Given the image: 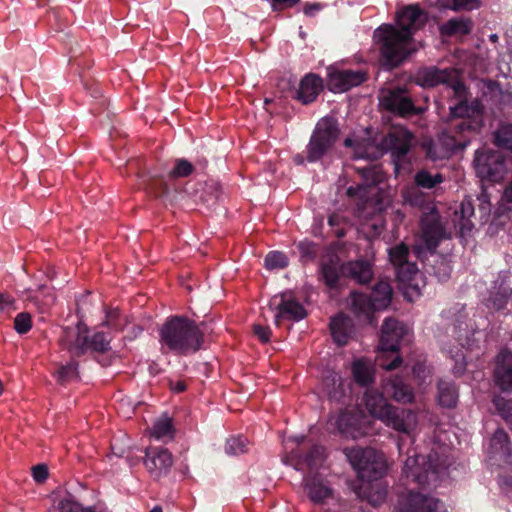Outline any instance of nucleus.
I'll use <instances>...</instances> for the list:
<instances>
[{
  "label": "nucleus",
  "instance_id": "obj_1",
  "mask_svg": "<svg viewBox=\"0 0 512 512\" xmlns=\"http://www.w3.org/2000/svg\"><path fill=\"white\" fill-rule=\"evenodd\" d=\"M415 82L422 87H434L444 84L447 89L453 92L454 97L459 102L456 105L450 106V113L453 118H461L460 122L455 124L459 135L464 136L465 133H474L481 128L483 123L482 105L477 100L472 101L470 104L467 103V90L460 80L457 71L440 70L435 67L424 68L416 73ZM469 141V139L464 137L462 139L452 136L450 141L445 143V152L442 155H436L431 148L428 151V155L433 160L445 157L450 151L465 148Z\"/></svg>",
  "mask_w": 512,
  "mask_h": 512
},
{
  "label": "nucleus",
  "instance_id": "obj_2",
  "mask_svg": "<svg viewBox=\"0 0 512 512\" xmlns=\"http://www.w3.org/2000/svg\"><path fill=\"white\" fill-rule=\"evenodd\" d=\"M426 22V14L417 5H408L397 12L396 25L384 24L374 32L381 55L391 65H398L417 50L413 35Z\"/></svg>",
  "mask_w": 512,
  "mask_h": 512
},
{
  "label": "nucleus",
  "instance_id": "obj_3",
  "mask_svg": "<svg viewBox=\"0 0 512 512\" xmlns=\"http://www.w3.org/2000/svg\"><path fill=\"white\" fill-rule=\"evenodd\" d=\"M361 406L368 414L383 422L386 426L404 434L411 435L418 426V417L411 410L398 409L390 405L381 392L366 389L361 399Z\"/></svg>",
  "mask_w": 512,
  "mask_h": 512
},
{
  "label": "nucleus",
  "instance_id": "obj_4",
  "mask_svg": "<svg viewBox=\"0 0 512 512\" xmlns=\"http://www.w3.org/2000/svg\"><path fill=\"white\" fill-rule=\"evenodd\" d=\"M202 333L203 331L193 321L183 317H173L161 328V344L179 353L195 352L202 345Z\"/></svg>",
  "mask_w": 512,
  "mask_h": 512
},
{
  "label": "nucleus",
  "instance_id": "obj_5",
  "mask_svg": "<svg viewBox=\"0 0 512 512\" xmlns=\"http://www.w3.org/2000/svg\"><path fill=\"white\" fill-rule=\"evenodd\" d=\"M412 135L403 127H394L384 138L382 147L375 145L369 140H353L347 138L345 145L354 147L356 158L376 159L385 150H390L394 156L401 158L406 155L411 146Z\"/></svg>",
  "mask_w": 512,
  "mask_h": 512
},
{
  "label": "nucleus",
  "instance_id": "obj_6",
  "mask_svg": "<svg viewBox=\"0 0 512 512\" xmlns=\"http://www.w3.org/2000/svg\"><path fill=\"white\" fill-rule=\"evenodd\" d=\"M347 460L363 482H374L387 471L384 454L373 448L353 447L344 450Z\"/></svg>",
  "mask_w": 512,
  "mask_h": 512
},
{
  "label": "nucleus",
  "instance_id": "obj_7",
  "mask_svg": "<svg viewBox=\"0 0 512 512\" xmlns=\"http://www.w3.org/2000/svg\"><path fill=\"white\" fill-rule=\"evenodd\" d=\"M409 337V330L395 319H387L382 325L380 350L377 363L385 370H393L401 363L396 354L402 341Z\"/></svg>",
  "mask_w": 512,
  "mask_h": 512
},
{
  "label": "nucleus",
  "instance_id": "obj_8",
  "mask_svg": "<svg viewBox=\"0 0 512 512\" xmlns=\"http://www.w3.org/2000/svg\"><path fill=\"white\" fill-rule=\"evenodd\" d=\"M328 430L339 433L343 438L358 440L374 431L373 422L352 409H344L332 414L327 422Z\"/></svg>",
  "mask_w": 512,
  "mask_h": 512
},
{
  "label": "nucleus",
  "instance_id": "obj_9",
  "mask_svg": "<svg viewBox=\"0 0 512 512\" xmlns=\"http://www.w3.org/2000/svg\"><path fill=\"white\" fill-rule=\"evenodd\" d=\"M392 299V287L386 280L379 281L373 288L371 297L361 293L351 294V307L359 318L372 322V312L386 309Z\"/></svg>",
  "mask_w": 512,
  "mask_h": 512
},
{
  "label": "nucleus",
  "instance_id": "obj_10",
  "mask_svg": "<svg viewBox=\"0 0 512 512\" xmlns=\"http://www.w3.org/2000/svg\"><path fill=\"white\" fill-rule=\"evenodd\" d=\"M358 170L365 183L349 187L347 194L359 198L360 202L357 204V211L359 217L365 218L371 214V210H376L369 196L375 194L376 187L374 185L382 181L383 174L376 166L358 168Z\"/></svg>",
  "mask_w": 512,
  "mask_h": 512
},
{
  "label": "nucleus",
  "instance_id": "obj_11",
  "mask_svg": "<svg viewBox=\"0 0 512 512\" xmlns=\"http://www.w3.org/2000/svg\"><path fill=\"white\" fill-rule=\"evenodd\" d=\"M338 138V128L331 119L320 120L307 147L308 160L314 162L330 150Z\"/></svg>",
  "mask_w": 512,
  "mask_h": 512
},
{
  "label": "nucleus",
  "instance_id": "obj_12",
  "mask_svg": "<svg viewBox=\"0 0 512 512\" xmlns=\"http://www.w3.org/2000/svg\"><path fill=\"white\" fill-rule=\"evenodd\" d=\"M474 163L476 174L485 181L500 182L507 173L506 160L498 152L477 151Z\"/></svg>",
  "mask_w": 512,
  "mask_h": 512
},
{
  "label": "nucleus",
  "instance_id": "obj_13",
  "mask_svg": "<svg viewBox=\"0 0 512 512\" xmlns=\"http://www.w3.org/2000/svg\"><path fill=\"white\" fill-rule=\"evenodd\" d=\"M395 510L396 512H446L441 502L415 492L412 488L399 494Z\"/></svg>",
  "mask_w": 512,
  "mask_h": 512
},
{
  "label": "nucleus",
  "instance_id": "obj_14",
  "mask_svg": "<svg viewBox=\"0 0 512 512\" xmlns=\"http://www.w3.org/2000/svg\"><path fill=\"white\" fill-rule=\"evenodd\" d=\"M269 309L274 313L276 326H280L283 320L300 321L307 315L305 308L290 293L273 296Z\"/></svg>",
  "mask_w": 512,
  "mask_h": 512
},
{
  "label": "nucleus",
  "instance_id": "obj_15",
  "mask_svg": "<svg viewBox=\"0 0 512 512\" xmlns=\"http://www.w3.org/2000/svg\"><path fill=\"white\" fill-rule=\"evenodd\" d=\"M403 473L406 478L420 486L429 485L437 479V469L432 467L431 459L427 465L426 457L419 456L415 450L409 451L408 458L404 462Z\"/></svg>",
  "mask_w": 512,
  "mask_h": 512
},
{
  "label": "nucleus",
  "instance_id": "obj_16",
  "mask_svg": "<svg viewBox=\"0 0 512 512\" xmlns=\"http://www.w3.org/2000/svg\"><path fill=\"white\" fill-rule=\"evenodd\" d=\"M379 103L383 109L400 116L420 114L424 111L422 108H416L410 97L402 89L381 91Z\"/></svg>",
  "mask_w": 512,
  "mask_h": 512
},
{
  "label": "nucleus",
  "instance_id": "obj_17",
  "mask_svg": "<svg viewBox=\"0 0 512 512\" xmlns=\"http://www.w3.org/2000/svg\"><path fill=\"white\" fill-rule=\"evenodd\" d=\"M397 278L401 285L404 295L409 301L420 295L421 287L423 286L422 274L417 269L416 265L411 262H406L396 268Z\"/></svg>",
  "mask_w": 512,
  "mask_h": 512
},
{
  "label": "nucleus",
  "instance_id": "obj_18",
  "mask_svg": "<svg viewBox=\"0 0 512 512\" xmlns=\"http://www.w3.org/2000/svg\"><path fill=\"white\" fill-rule=\"evenodd\" d=\"M144 465L153 478H160L169 472L173 465V457L165 448H147L145 450Z\"/></svg>",
  "mask_w": 512,
  "mask_h": 512
},
{
  "label": "nucleus",
  "instance_id": "obj_19",
  "mask_svg": "<svg viewBox=\"0 0 512 512\" xmlns=\"http://www.w3.org/2000/svg\"><path fill=\"white\" fill-rule=\"evenodd\" d=\"M365 79V73L360 70L354 71L329 68L328 87L335 93H341L361 84Z\"/></svg>",
  "mask_w": 512,
  "mask_h": 512
},
{
  "label": "nucleus",
  "instance_id": "obj_20",
  "mask_svg": "<svg viewBox=\"0 0 512 512\" xmlns=\"http://www.w3.org/2000/svg\"><path fill=\"white\" fill-rule=\"evenodd\" d=\"M422 236L427 249H435L438 242L446 237L445 229L436 210L430 209L421 219Z\"/></svg>",
  "mask_w": 512,
  "mask_h": 512
},
{
  "label": "nucleus",
  "instance_id": "obj_21",
  "mask_svg": "<svg viewBox=\"0 0 512 512\" xmlns=\"http://www.w3.org/2000/svg\"><path fill=\"white\" fill-rule=\"evenodd\" d=\"M304 489L309 499L315 504H323L334 496L330 483L321 474L306 477Z\"/></svg>",
  "mask_w": 512,
  "mask_h": 512
},
{
  "label": "nucleus",
  "instance_id": "obj_22",
  "mask_svg": "<svg viewBox=\"0 0 512 512\" xmlns=\"http://www.w3.org/2000/svg\"><path fill=\"white\" fill-rule=\"evenodd\" d=\"M495 383L503 391L512 390V353L502 350L495 361L494 368Z\"/></svg>",
  "mask_w": 512,
  "mask_h": 512
},
{
  "label": "nucleus",
  "instance_id": "obj_23",
  "mask_svg": "<svg viewBox=\"0 0 512 512\" xmlns=\"http://www.w3.org/2000/svg\"><path fill=\"white\" fill-rule=\"evenodd\" d=\"M62 340L66 348L75 355H80L89 349L88 330L82 323H78L74 328H66Z\"/></svg>",
  "mask_w": 512,
  "mask_h": 512
},
{
  "label": "nucleus",
  "instance_id": "obj_24",
  "mask_svg": "<svg viewBox=\"0 0 512 512\" xmlns=\"http://www.w3.org/2000/svg\"><path fill=\"white\" fill-rule=\"evenodd\" d=\"M493 289L494 291L491 292L492 296L488 299L487 306L495 310L503 309L512 292V275L509 273L499 275Z\"/></svg>",
  "mask_w": 512,
  "mask_h": 512
},
{
  "label": "nucleus",
  "instance_id": "obj_25",
  "mask_svg": "<svg viewBox=\"0 0 512 512\" xmlns=\"http://www.w3.org/2000/svg\"><path fill=\"white\" fill-rule=\"evenodd\" d=\"M341 273L360 284L369 282L373 276L371 263L367 260L348 262L341 266Z\"/></svg>",
  "mask_w": 512,
  "mask_h": 512
},
{
  "label": "nucleus",
  "instance_id": "obj_26",
  "mask_svg": "<svg viewBox=\"0 0 512 512\" xmlns=\"http://www.w3.org/2000/svg\"><path fill=\"white\" fill-rule=\"evenodd\" d=\"M474 216V205L470 198H465L460 205V208L454 212V224L459 229L461 236L469 234L474 224L471 218Z\"/></svg>",
  "mask_w": 512,
  "mask_h": 512
},
{
  "label": "nucleus",
  "instance_id": "obj_27",
  "mask_svg": "<svg viewBox=\"0 0 512 512\" xmlns=\"http://www.w3.org/2000/svg\"><path fill=\"white\" fill-rule=\"evenodd\" d=\"M323 84L320 77L315 74L306 75L299 84L297 99L303 104L314 101L322 90Z\"/></svg>",
  "mask_w": 512,
  "mask_h": 512
},
{
  "label": "nucleus",
  "instance_id": "obj_28",
  "mask_svg": "<svg viewBox=\"0 0 512 512\" xmlns=\"http://www.w3.org/2000/svg\"><path fill=\"white\" fill-rule=\"evenodd\" d=\"M330 329L334 341L338 345H345L352 334L351 320L339 314L331 320Z\"/></svg>",
  "mask_w": 512,
  "mask_h": 512
},
{
  "label": "nucleus",
  "instance_id": "obj_29",
  "mask_svg": "<svg viewBox=\"0 0 512 512\" xmlns=\"http://www.w3.org/2000/svg\"><path fill=\"white\" fill-rule=\"evenodd\" d=\"M385 388L397 402L410 403L413 401L412 391L400 379L390 381Z\"/></svg>",
  "mask_w": 512,
  "mask_h": 512
},
{
  "label": "nucleus",
  "instance_id": "obj_30",
  "mask_svg": "<svg viewBox=\"0 0 512 512\" xmlns=\"http://www.w3.org/2000/svg\"><path fill=\"white\" fill-rule=\"evenodd\" d=\"M458 400V392L454 384L449 381H440L438 384V401L441 406L454 407Z\"/></svg>",
  "mask_w": 512,
  "mask_h": 512
},
{
  "label": "nucleus",
  "instance_id": "obj_31",
  "mask_svg": "<svg viewBox=\"0 0 512 512\" xmlns=\"http://www.w3.org/2000/svg\"><path fill=\"white\" fill-rule=\"evenodd\" d=\"M473 23L467 18H453L441 27L442 34L445 35H466L470 33Z\"/></svg>",
  "mask_w": 512,
  "mask_h": 512
},
{
  "label": "nucleus",
  "instance_id": "obj_32",
  "mask_svg": "<svg viewBox=\"0 0 512 512\" xmlns=\"http://www.w3.org/2000/svg\"><path fill=\"white\" fill-rule=\"evenodd\" d=\"M352 373L355 381L360 385H367L374 379V372L371 363L361 359L353 362Z\"/></svg>",
  "mask_w": 512,
  "mask_h": 512
},
{
  "label": "nucleus",
  "instance_id": "obj_33",
  "mask_svg": "<svg viewBox=\"0 0 512 512\" xmlns=\"http://www.w3.org/2000/svg\"><path fill=\"white\" fill-rule=\"evenodd\" d=\"M491 454L508 458L511 455L509 448V438L505 431L497 430L491 439Z\"/></svg>",
  "mask_w": 512,
  "mask_h": 512
},
{
  "label": "nucleus",
  "instance_id": "obj_34",
  "mask_svg": "<svg viewBox=\"0 0 512 512\" xmlns=\"http://www.w3.org/2000/svg\"><path fill=\"white\" fill-rule=\"evenodd\" d=\"M324 461V448L321 446H316L313 448L311 453L306 456L304 459L298 460L295 464V468L297 470H303L305 467L313 470L314 468H318L322 465Z\"/></svg>",
  "mask_w": 512,
  "mask_h": 512
},
{
  "label": "nucleus",
  "instance_id": "obj_35",
  "mask_svg": "<svg viewBox=\"0 0 512 512\" xmlns=\"http://www.w3.org/2000/svg\"><path fill=\"white\" fill-rule=\"evenodd\" d=\"M368 487H363V494L367 498L368 502L373 506L382 504L386 499V488L380 482L367 483Z\"/></svg>",
  "mask_w": 512,
  "mask_h": 512
},
{
  "label": "nucleus",
  "instance_id": "obj_36",
  "mask_svg": "<svg viewBox=\"0 0 512 512\" xmlns=\"http://www.w3.org/2000/svg\"><path fill=\"white\" fill-rule=\"evenodd\" d=\"M326 394L330 399L339 401L345 394V388L342 378L337 374H332L324 381Z\"/></svg>",
  "mask_w": 512,
  "mask_h": 512
},
{
  "label": "nucleus",
  "instance_id": "obj_37",
  "mask_svg": "<svg viewBox=\"0 0 512 512\" xmlns=\"http://www.w3.org/2000/svg\"><path fill=\"white\" fill-rule=\"evenodd\" d=\"M173 432L171 419L166 415L161 416L152 428V435L158 440L171 438Z\"/></svg>",
  "mask_w": 512,
  "mask_h": 512
},
{
  "label": "nucleus",
  "instance_id": "obj_38",
  "mask_svg": "<svg viewBox=\"0 0 512 512\" xmlns=\"http://www.w3.org/2000/svg\"><path fill=\"white\" fill-rule=\"evenodd\" d=\"M322 275L325 283L333 287L336 285L339 278V265L337 261L331 260L328 263L322 264Z\"/></svg>",
  "mask_w": 512,
  "mask_h": 512
},
{
  "label": "nucleus",
  "instance_id": "obj_39",
  "mask_svg": "<svg viewBox=\"0 0 512 512\" xmlns=\"http://www.w3.org/2000/svg\"><path fill=\"white\" fill-rule=\"evenodd\" d=\"M248 441L243 436L231 437L227 440L225 451L229 455H239L247 451Z\"/></svg>",
  "mask_w": 512,
  "mask_h": 512
},
{
  "label": "nucleus",
  "instance_id": "obj_40",
  "mask_svg": "<svg viewBox=\"0 0 512 512\" xmlns=\"http://www.w3.org/2000/svg\"><path fill=\"white\" fill-rule=\"evenodd\" d=\"M288 265L287 256L278 251H273L267 254L265 258V266L267 269H283Z\"/></svg>",
  "mask_w": 512,
  "mask_h": 512
},
{
  "label": "nucleus",
  "instance_id": "obj_41",
  "mask_svg": "<svg viewBox=\"0 0 512 512\" xmlns=\"http://www.w3.org/2000/svg\"><path fill=\"white\" fill-rule=\"evenodd\" d=\"M415 182L418 186L424 188H433L436 184L442 182L441 174L432 176L427 171H420L415 175Z\"/></svg>",
  "mask_w": 512,
  "mask_h": 512
},
{
  "label": "nucleus",
  "instance_id": "obj_42",
  "mask_svg": "<svg viewBox=\"0 0 512 512\" xmlns=\"http://www.w3.org/2000/svg\"><path fill=\"white\" fill-rule=\"evenodd\" d=\"M496 143L512 151V125L500 127L495 134Z\"/></svg>",
  "mask_w": 512,
  "mask_h": 512
},
{
  "label": "nucleus",
  "instance_id": "obj_43",
  "mask_svg": "<svg viewBox=\"0 0 512 512\" xmlns=\"http://www.w3.org/2000/svg\"><path fill=\"white\" fill-rule=\"evenodd\" d=\"M407 255L408 248L404 244H400L389 250L390 261L396 268L408 262Z\"/></svg>",
  "mask_w": 512,
  "mask_h": 512
},
{
  "label": "nucleus",
  "instance_id": "obj_44",
  "mask_svg": "<svg viewBox=\"0 0 512 512\" xmlns=\"http://www.w3.org/2000/svg\"><path fill=\"white\" fill-rule=\"evenodd\" d=\"M193 170L192 165L183 159L177 160L176 165L172 171H170L169 176L171 178H179L185 177L191 174Z\"/></svg>",
  "mask_w": 512,
  "mask_h": 512
},
{
  "label": "nucleus",
  "instance_id": "obj_45",
  "mask_svg": "<svg viewBox=\"0 0 512 512\" xmlns=\"http://www.w3.org/2000/svg\"><path fill=\"white\" fill-rule=\"evenodd\" d=\"M109 343L110 341L107 336L102 332H98L94 334L91 339H89V349L91 348L96 351H105L108 349Z\"/></svg>",
  "mask_w": 512,
  "mask_h": 512
},
{
  "label": "nucleus",
  "instance_id": "obj_46",
  "mask_svg": "<svg viewBox=\"0 0 512 512\" xmlns=\"http://www.w3.org/2000/svg\"><path fill=\"white\" fill-rule=\"evenodd\" d=\"M58 381L61 383H67L75 378H77V367L75 363H69L66 366H63L59 369Z\"/></svg>",
  "mask_w": 512,
  "mask_h": 512
},
{
  "label": "nucleus",
  "instance_id": "obj_47",
  "mask_svg": "<svg viewBox=\"0 0 512 512\" xmlns=\"http://www.w3.org/2000/svg\"><path fill=\"white\" fill-rule=\"evenodd\" d=\"M15 330L24 334L28 332L31 328V317L28 313H19L14 320Z\"/></svg>",
  "mask_w": 512,
  "mask_h": 512
},
{
  "label": "nucleus",
  "instance_id": "obj_48",
  "mask_svg": "<svg viewBox=\"0 0 512 512\" xmlns=\"http://www.w3.org/2000/svg\"><path fill=\"white\" fill-rule=\"evenodd\" d=\"M61 512H91L90 510L84 509L78 502L71 497H65L60 501Z\"/></svg>",
  "mask_w": 512,
  "mask_h": 512
},
{
  "label": "nucleus",
  "instance_id": "obj_49",
  "mask_svg": "<svg viewBox=\"0 0 512 512\" xmlns=\"http://www.w3.org/2000/svg\"><path fill=\"white\" fill-rule=\"evenodd\" d=\"M478 202H479V212L481 214V218H484L485 220L489 217L491 212V203L489 195L486 193L485 190L481 192V194L478 196Z\"/></svg>",
  "mask_w": 512,
  "mask_h": 512
},
{
  "label": "nucleus",
  "instance_id": "obj_50",
  "mask_svg": "<svg viewBox=\"0 0 512 512\" xmlns=\"http://www.w3.org/2000/svg\"><path fill=\"white\" fill-rule=\"evenodd\" d=\"M481 5L480 0H453L451 10H474L479 8Z\"/></svg>",
  "mask_w": 512,
  "mask_h": 512
},
{
  "label": "nucleus",
  "instance_id": "obj_51",
  "mask_svg": "<svg viewBox=\"0 0 512 512\" xmlns=\"http://www.w3.org/2000/svg\"><path fill=\"white\" fill-rule=\"evenodd\" d=\"M32 477L38 482H44L48 477V468L44 464H38L32 468Z\"/></svg>",
  "mask_w": 512,
  "mask_h": 512
},
{
  "label": "nucleus",
  "instance_id": "obj_52",
  "mask_svg": "<svg viewBox=\"0 0 512 512\" xmlns=\"http://www.w3.org/2000/svg\"><path fill=\"white\" fill-rule=\"evenodd\" d=\"M452 358L455 361V365L453 367V371L456 374H461L465 370L466 362H465V355L463 352L456 353L455 355H452Z\"/></svg>",
  "mask_w": 512,
  "mask_h": 512
},
{
  "label": "nucleus",
  "instance_id": "obj_53",
  "mask_svg": "<svg viewBox=\"0 0 512 512\" xmlns=\"http://www.w3.org/2000/svg\"><path fill=\"white\" fill-rule=\"evenodd\" d=\"M14 309V299L9 295L0 293V311H9Z\"/></svg>",
  "mask_w": 512,
  "mask_h": 512
},
{
  "label": "nucleus",
  "instance_id": "obj_54",
  "mask_svg": "<svg viewBox=\"0 0 512 512\" xmlns=\"http://www.w3.org/2000/svg\"><path fill=\"white\" fill-rule=\"evenodd\" d=\"M413 373L417 378L422 380L430 376V370L426 367L424 363H417L416 365H414Z\"/></svg>",
  "mask_w": 512,
  "mask_h": 512
},
{
  "label": "nucleus",
  "instance_id": "obj_55",
  "mask_svg": "<svg viewBox=\"0 0 512 512\" xmlns=\"http://www.w3.org/2000/svg\"><path fill=\"white\" fill-rule=\"evenodd\" d=\"M254 332L262 342H268L270 339V329L261 325L254 326Z\"/></svg>",
  "mask_w": 512,
  "mask_h": 512
},
{
  "label": "nucleus",
  "instance_id": "obj_56",
  "mask_svg": "<svg viewBox=\"0 0 512 512\" xmlns=\"http://www.w3.org/2000/svg\"><path fill=\"white\" fill-rule=\"evenodd\" d=\"M369 227H371V228H373L375 230V232L371 236L378 235L381 232L382 228H383L382 224L380 223V221H373L371 223H368V222L364 223L362 225V230L366 233V229L369 228Z\"/></svg>",
  "mask_w": 512,
  "mask_h": 512
},
{
  "label": "nucleus",
  "instance_id": "obj_57",
  "mask_svg": "<svg viewBox=\"0 0 512 512\" xmlns=\"http://www.w3.org/2000/svg\"><path fill=\"white\" fill-rule=\"evenodd\" d=\"M119 317V311L117 309L111 311L107 315V320L105 322L108 326H113L118 328V325L115 323V320Z\"/></svg>",
  "mask_w": 512,
  "mask_h": 512
},
{
  "label": "nucleus",
  "instance_id": "obj_58",
  "mask_svg": "<svg viewBox=\"0 0 512 512\" xmlns=\"http://www.w3.org/2000/svg\"><path fill=\"white\" fill-rule=\"evenodd\" d=\"M321 9V6L317 3L315 4H307L304 7V13L307 16H314L316 12H318Z\"/></svg>",
  "mask_w": 512,
  "mask_h": 512
},
{
  "label": "nucleus",
  "instance_id": "obj_59",
  "mask_svg": "<svg viewBox=\"0 0 512 512\" xmlns=\"http://www.w3.org/2000/svg\"><path fill=\"white\" fill-rule=\"evenodd\" d=\"M170 386L174 392H182L186 388V384L183 381H176L171 383Z\"/></svg>",
  "mask_w": 512,
  "mask_h": 512
},
{
  "label": "nucleus",
  "instance_id": "obj_60",
  "mask_svg": "<svg viewBox=\"0 0 512 512\" xmlns=\"http://www.w3.org/2000/svg\"><path fill=\"white\" fill-rule=\"evenodd\" d=\"M343 221V218L338 214H333L329 217V225L330 226H337L340 225V223Z\"/></svg>",
  "mask_w": 512,
  "mask_h": 512
},
{
  "label": "nucleus",
  "instance_id": "obj_61",
  "mask_svg": "<svg viewBox=\"0 0 512 512\" xmlns=\"http://www.w3.org/2000/svg\"><path fill=\"white\" fill-rule=\"evenodd\" d=\"M297 2H299V0H273L272 7L274 10H278L279 3H286L289 6H292V5L296 4Z\"/></svg>",
  "mask_w": 512,
  "mask_h": 512
},
{
  "label": "nucleus",
  "instance_id": "obj_62",
  "mask_svg": "<svg viewBox=\"0 0 512 512\" xmlns=\"http://www.w3.org/2000/svg\"><path fill=\"white\" fill-rule=\"evenodd\" d=\"M503 198L508 202H512V182L505 188Z\"/></svg>",
  "mask_w": 512,
  "mask_h": 512
},
{
  "label": "nucleus",
  "instance_id": "obj_63",
  "mask_svg": "<svg viewBox=\"0 0 512 512\" xmlns=\"http://www.w3.org/2000/svg\"><path fill=\"white\" fill-rule=\"evenodd\" d=\"M458 341L460 342V344L464 347L465 345L467 346H471V341H470V338L468 337V335H465L463 337V335H459L458 336Z\"/></svg>",
  "mask_w": 512,
  "mask_h": 512
},
{
  "label": "nucleus",
  "instance_id": "obj_64",
  "mask_svg": "<svg viewBox=\"0 0 512 512\" xmlns=\"http://www.w3.org/2000/svg\"><path fill=\"white\" fill-rule=\"evenodd\" d=\"M437 4L442 8L451 9L453 5V0H437Z\"/></svg>",
  "mask_w": 512,
  "mask_h": 512
}]
</instances>
